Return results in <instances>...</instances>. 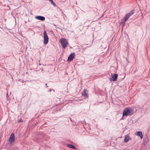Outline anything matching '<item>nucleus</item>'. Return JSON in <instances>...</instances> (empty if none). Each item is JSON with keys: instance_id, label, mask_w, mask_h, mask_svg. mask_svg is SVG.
I'll list each match as a JSON object with an SVG mask.
<instances>
[{"instance_id": "12", "label": "nucleus", "mask_w": 150, "mask_h": 150, "mask_svg": "<svg viewBox=\"0 0 150 150\" xmlns=\"http://www.w3.org/2000/svg\"><path fill=\"white\" fill-rule=\"evenodd\" d=\"M130 16L129 15L128 13L127 14L124 18V20L125 21H126L129 18Z\"/></svg>"}, {"instance_id": "2", "label": "nucleus", "mask_w": 150, "mask_h": 150, "mask_svg": "<svg viewBox=\"0 0 150 150\" xmlns=\"http://www.w3.org/2000/svg\"><path fill=\"white\" fill-rule=\"evenodd\" d=\"M44 35V44H47L48 43L49 41V38L47 36L46 31H45L43 33Z\"/></svg>"}, {"instance_id": "10", "label": "nucleus", "mask_w": 150, "mask_h": 150, "mask_svg": "<svg viewBox=\"0 0 150 150\" xmlns=\"http://www.w3.org/2000/svg\"><path fill=\"white\" fill-rule=\"evenodd\" d=\"M87 90V89H84L82 92V95L85 96L86 98H88V95L87 94L86 91Z\"/></svg>"}, {"instance_id": "16", "label": "nucleus", "mask_w": 150, "mask_h": 150, "mask_svg": "<svg viewBox=\"0 0 150 150\" xmlns=\"http://www.w3.org/2000/svg\"><path fill=\"white\" fill-rule=\"evenodd\" d=\"M23 121V120H22V119H20L18 121V122H22Z\"/></svg>"}, {"instance_id": "8", "label": "nucleus", "mask_w": 150, "mask_h": 150, "mask_svg": "<svg viewBox=\"0 0 150 150\" xmlns=\"http://www.w3.org/2000/svg\"><path fill=\"white\" fill-rule=\"evenodd\" d=\"M35 18L36 19L42 21H44L45 19V18L44 17L41 16H36L35 17Z\"/></svg>"}, {"instance_id": "7", "label": "nucleus", "mask_w": 150, "mask_h": 150, "mask_svg": "<svg viewBox=\"0 0 150 150\" xmlns=\"http://www.w3.org/2000/svg\"><path fill=\"white\" fill-rule=\"evenodd\" d=\"M132 139L131 137H129V134H127L125 136V139H124V141L125 142L127 143L129 140H130Z\"/></svg>"}, {"instance_id": "15", "label": "nucleus", "mask_w": 150, "mask_h": 150, "mask_svg": "<svg viewBox=\"0 0 150 150\" xmlns=\"http://www.w3.org/2000/svg\"><path fill=\"white\" fill-rule=\"evenodd\" d=\"M126 21H125L124 20V21H122L121 23V24L123 26H124L125 25V23Z\"/></svg>"}, {"instance_id": "6", "label": "nucleus", "mask_w": 150, "mask_h": 150, "mask_svg": "<svg viewBox=\"0 0 150 150\" xmlns=\"http://www.w3.org/2000/svg\"><path fill=\"white\" fill-rule=\"evenodd\" d=\"M75 57V54L74 53L71 54L69 56L68 59V61H71L74 59Z\"/></svg>"}, {"instance_id": "14", "label": "nucleus", "mask_w": 150, "mask_h": 150, "mask_svg": "<svg viewBox=\"0 0 150 150\" xmlns=\"http://www.w3.org/2000/svg\"><path fill=\"white\" fill-rule=\"evenodd\" d=\"M51 4L54 6H56V4L53 1V0H49Z\"/></svg>"}, {"instance_id": "3", "label": "nucleus", "mask_w": 150, "mask_h": 150, "mask_svg": "<svg viewBox=\"0 0 150 150\" xmlns=\"http://www.w3.org/2000/svg\"><path fill=\"white\" fill-rule=\"evenodd\" d=\"M60 43L64 49H65L67 44L68 42L65 39H62L60 40Z\"/></svg>"}, {"instance_id": "11", "label": "nucleus", "mask_w": 150, "mask_h": 150, "mask_svg": "<svg viewBox=\"0 0 150 150\" xmlns=\"http://www.w3.org/2000/svg\"><path fill=\"white\" fill-rule=\"evenodd\" d=\"M67 146L69 148H71L74 149H76V147H75L74 146V145H72L71 144H67Z\"/></svg>"}, {"instance_id": "4", "label": "nucleus", "mask_w": 150, "mask_h": 150, "mask_svg": "<svg viewBox=\"0 0 150 150\" xmlns=\"http://www.w3.org/2000/svg\"><path fill=\"white\" fill-rule=\"evenodd\" d=\"M15 135L13 133H12L9 138V141L10 142V144L12 143L13 142L15 141Z\"/></svg>"}, {"instance_id": "17", "label": "nucleus", "mask_w": 150, "mask_h": 150, "mask_svg": "<svg viewBox=\"0 0 150 150\" xmlns=\"http://www.w3.org/2000/svg\"><path fill=\"white\" fill-rule=\"evenodd\" d=\"M47 83H46V84H45V85H47Z\"/></svg>"}, {"instance_id": "5", "label": "nucleus", "mask_w": 150, "mask_h": 150, "mask_svg": "<svg viewBox=\"0 0 150 150\" xmlns=\"http://www.w3.org/2000/svg\"><path fill=\"white\" fill-rule=\"evenodd\" d=\"M111 76L112 78V79H111L110 78V80L111 81H115L117 80V79L118 77V75L117 74H112Z\"/></svg>"}, {"instance_id": "13", "label": "nucleus", "mask_w": 150, "mask_h": 150, "mask_svg": "<svg viewBox=\"0 0 150 150\" xmlns=\"http://www.w3.org/2000/svg\"><path fill=\"white\" fill-rule=\"evenodd\" d=\"M134 13V11L132 10L130 12L128 13V14L130 16H132V15H133Z\"/></svg>"}, {"instance_id": "1", "label": "nucleus", "mask_w": 150, "mask_h": 150, "mask_svg": "<svg viewBox=\"0 0 150 150\" xmlns=\"http://www.w3.org/2000/svg\"><path fill=\"white\" fill-rule=\"evenodd\" d=\"M134 114V110L132 108H128L125 109L122 113L123 116L131 115Z\"/></svg>"}, {"instance_id": "9", "label": "nucleus", "mask_w": 150, "mask_h": 150, "mask_svg": "<svg viewBox=\"0 0 150 150\" xmlns=\"http://www.w3.org/2000/svg\"><path fill=\"white\" fill-rule=\"evenodd\" d=\"M137 135L139 136L141 139H142L143 138V135L141 131H138L136 132Z\"/></svg>"}, {"instance_id": "18", "label": "nucleus", "mask_w": 150, "mask_h": 150, "mask_svg": "<svg viewBox=\"0 0 150 150\" xmlns=\"http://www.w3.org/2000/svg\"><path fill=\"white\" fill-rule=\"evenodd\" d=\"M49 91H51V90H50Z\"/></svg>"}]
</instances>
